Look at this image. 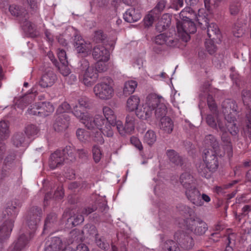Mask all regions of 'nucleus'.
<instances>
[{
  "mask_svg": "<svg viewBox=\"0 0 251 251\" xmlns=\"http://www.w3.org/2000/svg\"><path fill=\"white\" fill-rule=\"evenodd\" d=\"M237 110V105L235 101L231 100L225 101L222 104V112L225 115V119L224 121L218 120L219 130L222 132L221 140L224 145L229 148L230 151L232 150V145L227 131L233 136V142L239 140V129L235 123Z\"/></svg>",
  "mask_w": 251,
  "mask_h": 251,
  "instance_id": "nucleus-1",
  "label": "nucleus"
},
{
  "mask_svg": "<svg viewBox=\"0 0 251 251\" xmlns=\"http://www.w3.org/2000/svg\"><path fill=\"white\" fill-rule=\"evenodd\" d=\"M113 81L110 77L104 78L102 81L96 84L93 91L96 96L101 100H109L114 94L112 87Z\"/></svg>",
  "mask_w": 251,
  "mask_h": 251,
  "instance_id": "nucleus-2",
  "label": "nucleus"
},
{
  "mask_svg": "<svg viewBox=\"0 0 251 251\" xmlns=\"http://www.w3.org/2000/svg\"><path fill=\"white\" fill-rule=\"evenodd\" d=\"M198 22L202 28H207V35L212 40L218 43L221 41V34L218 25L215 23H209V20L203 16H199Z\"/></svg>",
  "mask_w": 251,
  "mask_h": 251,
  "instance_id": "nucleus-3",
  "label": "nucleus"
},
{
  "mask_svg": "<svg viewBox=\"0 0 251 251\" xmlns=\"http://www.w3.org/2000/svg\"><path fill=\"white\" fill-rule=\"evenodd\" d=\"M81 69L84 71L82 82L86 86L93 85L98 77V72L95 67L90 66L89 62L82 59L81 62Z\"/></svg>",
  "mask_w": 251,
  "mask_h": 251,
  "instance_id": "nucleus-4",
  "label": "nucleus"
},
{
  "mask_svg": "<svg viewBox=\"0 0 251 251\" xmlns=\"http://www.w3.org/2000/svg\"><path fill=\"white\" fill-rule=\"evenodd\" d=\"M176 27L178 36L185 42L190 39V34H193L196 31V26L192 20L177 22Z\"/></svg>",
  "mask_w": 251,
  "mask_h": 251,
  "instance_id": "nucleus-5",
  "label": "nucleus"
},
{
  "mask_svg": "<svg viewBox=\"0 0 251 251\" xmlns=\"http://www.w3.org/2000/svg\"><path fill=\"white\" fill-rule=\"evenodd\" d=\"M242 100L244 104L247 106L246 126L244 132L246 136L251 139V91L244 90L242 92Z\"/></svg>",
  "mask_w": 251,
  "mask_h": 251,
  "instance_id": "nucleus-6",
  "label": "nucleus"
},
{
  "mask_svg": "<svg viewBox=\"0 0 251 251\" xmlns=\"http://www.w3.org/2000/svg\"><path fill=\"white\" fill-rule=\"evenodd\" d=\"M87 121L85 122V127L90 130L97 128L101 130L103 127L107 123L105 119L100 115H97L93 117L90 114L89 117H86Z\"/></svg>",
  "mask_w": 251,
  "mask_h": 251,
  "instance_id": "nucleus-7",
  "label": "nucleus"
},
{
  "mask_svg": "<svg viewBox=\"0 0 251 251\" xmlns=\"http://www.w3.org/2000/svg\"><path fill=\"white\" fill-rule=\"evenodd\" d=\"M185 194L189 201L197 206H201L203 202L201 201V193L195 185L185 188Z\"/></svg>",
  "mask_w": 251,
  "mask_h": 251,
  "instance_id": "nucleus-8",
  "label": "nucleus"
},
{
  "mask_svg": "<svg viewBox=\"0 0 251 251\" xmlns=\"http://www.w3.org/2000/svg\"><path fill=\"white\" fill-rule=\"evenodd\" d=\"M204 161L209 169L215 172L218 168L219 163L218 157L215 151L211 149L205 150L204 151Z\"/></svg>",
  "mask_w": 251,
  "mask_h": 251,
  "instance_id": "nucleus-9",
  "label": "nucleus"
},
{
  "mask_svg": "<svg viewBox=\"0 0 251 251\" xmlns=\"http://www.w3.org/2000/svg\"><path fill=\"white\" fill-rule=\"evenodd\" d=\"M56 79V75L54 73L53 69L50 67L47 68L39 81V85L43 88L50 87L54 84Z\"/></svg>",
  "mask_w": 251,
  "mask_h": 251,
  "instance_id": "nucleus-10",
  "label": "nucleus"
},
{
  "mask_svg": "<svg viewBox=\"0 0 251 251\" xmlns=\"http://www.w3.org/2000/svg\"><path fill=\"white\" fill-rule=\"evenodd\" d=\"M71 33L73 34L74 38V45L77 52L78 53H87V50H89L88 45L78 34L77 31L73 28L71 30Z\"/></svg>",
  "mask_w": 251,
  "mask_h": 251,
  "instance_id": "nucleus-11",
  "label": "nucleus"
},
{
  "mask_svg": "<svg viewBox=\"0 0 251 251\" xmlns=\"http://www.w3.org/2000/svg\"><path fill=\"white\" fill-rule=\"evenodd\" d=\"M65 162V157L62 150H57L50 156L49 166L52 169L59 167Z\"/></svg>",
  "mask_w": 251,
  "mask_h": 251,
  "instance_id": "nucleus-12",
  "label": "nucleus"
},
{
  "mask_svg": "<svg viewBox=\"0 0 251 251\" xmlns=\"http://www.w3.org/2000/svg\"><path fill=\"white\" fill-rule=\"evenodd\" d=\"M0 241H4L10 237L14 221H0Z\"/></svg>",
  "mask_w": 251,
  "mask_h": 251,
  "instance_id": "nucleus-13",
  "label": "nucleus"
},
{
  "mask_svg": "<svg viewBox=\"0 0 251 251\" xmlns=\"http://www.w3.org/2000/svg\"><path fill=\"white\" fill-rule=\"evenodd\" d=\"M154 42L158 45L165 44L168 46L174 47L178 43V40L174 38L172 36L168 35V33H162L156 36Z\"/></svg>",
  "mask_w": 251,
  "mask_h": 251,
  "instance_id": "nucleus-14",
  "label": "nucleus"
},
{
  "mask_svg": "<svg viewBox=\"0 0 251 251\" xmlns=\"http://www.w3.org/2000/svg\"><path fill=\"white\" fill-rule=\"evenodd\" d=\"M166 154L170 164L175 166L181 167L185 162V159L174 150H168Z\"/></svg>",
  "mask_w": 251,
  "mask_h": 251,
  "instance_id": "nucleus-15",
  "label": "nucleus"
},
{
  "mask_svg": "<svg viewBox=\"0 0 251 251\" xmlns=\"http://www.w3.org/2000/svg\"><path fill=\"white\" fill-rule=\"evenodd\" d=\"M186 224L188 222H191L192 224L189 223L191 226L188 227L191 231H194V233L199 235H201L204 234L205 231L208 229L207 225L203 221H185Z\"/></svg>",
  "mask_w": 251,
  "mask_h": 251,
  "instance_id": "nucleus-16",
  "label": "nucleus"
},
{
  "mask_svg": "<svg viewBox=\"0 0 251 251\" xmlns=\"http://www.w3.org/2000/svg\"><path fill=\"white\" fill-rule=\"evenodd\" d=\"M92 55L95 60L108 61L110 54L109 50L106 48L98 45L94 47Z\"/></svg>",
  "mask_w": 251,
  "mask_h": 251,
  "instance_id": "nucleus-17",
  "label": "nucleus"
},
{
  "mask_svg": "<svg viewBox=\"0 0 251 251\" xmlns=\"http://www.w3.org/2000/svg\"><path fill=\"white\" fill-rule=\"evenodd\" d=\"M142 17L141 11L138 9L130 7L124 14L125 20L128 23H134L139 21Z\"/></svg>",
  "mask_w": 251,
  "mask_h": 251,
  "instance_id": "nucleus-18",
  "label": "nucleus"
},
{
  "mask_svg": "<svg viewBox=\"0 0 251 251\" xmlns=\"http://www.w3.org/2000/svg\"><path fill=\"white\" fill-rule=\"evenodd\" d=\"M90 234H95V243L97 246L101 249L107 251L109 249V244L103 236H100L97 233L96 227L94 226H90Z\"/></svg>",
  "mask_w": 251,
  "mask_h": 251,
  "instance_id": "nucleus-19",
  "label": "nucleus"
},
{
  "mask_svg": "<svg viewBox=\"0 0 251 251\" xmlns=\"http://www.w3.org/2000/svg\"><path fill=\"white\" fill-rule=\"evenodd\" d=\"M62 242L58 237H53L47 242L44 251H59L62 249Z\"/></svg>",
  "mask_w": 251,
  "mask_h": 251,
  "instance_id": "nucleus-20",
  "label": "nucleus"
},
{
  "mask_svg": "<svg viewBox=\"0 0 251 251\" xmlns=\"http://www.w3.org/2000/svg\"><path fill=\"white\" fill-rule=\"evenodd\" d=\"M38 103L39 106L37 107H39V109L38 114L39 116H47L54 111V107L50 102H40Z\"/></svg>",
  "mask_w": 251,
  "mask_h": 251,
  "instance_id": "nucleus-21",
  "label": "nucleus"
},
{
  "mask_svg": "<svg viewBox=\"0 0 251 251\" xmlns=\"http://www.w3.org/2000/svg\"><path fill=\"white\" fill-rule=\"evenodd\" d=\"M10 13L13 16L18 17L19 21L28 15L26 10L23 7L13 4L10 5L9 8Z\"/></svg>",
  "mask_w": 251,
  "mask_h": 251,
  "instance_id": "nucleus-22",
  "label": "nucleus"
},
{
  "mask_svg": "<svg viewBox=\"0 0 251 251\" xmlns=\"http://www.w3.org/2000/svg\"><path fill=\"white\" fill-rule=\"evenodd\" d=\"M162 99L161 97H158L155 94H151L147 96L145 104L153 111L160 103H162L161 102Z\"/></svg>",
  "mask_w": 251,
  "mask_h": 251,
  "instance_id": "nucleus-23",
  "label": "nucleus"
},
{
  "mask_svg": "<svg viewBox=\"0 0 251 251\" xmlns=\"http://www.w3.org/2000/svg\"><path fill=\"white\" fill-rule=\"evenodd\" d=\"M171 22V15L169 14H163L156 24V30L160 32L164 31L170 26Z\"/></svg>",
  "mask_w": 251,
  "mask_h": 251,
  "instance_id": "nucleus-24",
  "label": "nucleus"
},
{
  "mask_svg": "<svg viewBox=\"0 0 251 251\" xmlns=\"http://www.w3.org/2000/svg\"><path fill=\"white\" fill-rule=\"evenodd\" d=\"M12 143L16 147H25L28 144L24 133L22 132H18L14 134Z\"/></svg>",
  "mask_w": 251,
  "mask_h": 251,
  "instance_id": "nucleus-25",
  "label": "nucleus"
},
{
  "mask_svg": "<svg viewBox=\"0 0 251 251\" xmlns=\"http://www.w3.org/2000/svg\"><path fill=\"white\" fill-rule=\"evenodd\" d=\"M68 126V121L66 117L64 115L59 116L56 118L53 124L54 130L58 132L65 130Z\"/></svg>",
  "mask_w": 251,
  "mask_h": 251,
  "instance_id": "nucleus-26",
  "label": "nucleus"
},
{
  "mask_svg": "<svg viewBox=\"0 0 251 251\" xmlns=\"http://www.w3.org/2000/svg\"><path fill=\"white\" fill-rule=\"evenodd\" d=\"M159 127L167 133H171L174 128V123L169 117H163L160 119Z\"/></svg>",
  "mask_w": 251,
  "mask_h": 251,
  "instance_id": "nucleus-27",
  "label": "nucleus"
},
{
  "mask_svg": "<svg viewBox=\"0 0 251 251\" xmlns=\"http://www.w3.org/2000/svg\"><path fill=\"white\" fill-rule=\"evenodd\" d=\"M28 242V239L27 235L25 233H23L19 236L17 241L15 243L11 250L9 251H20L25 247Z\"/></svg>",
  "mask_w": 251,
  "mask_h": 251,
  "instance_id": "nucleus-28",
  "label": "nucleus"
},
{
  "mask_svg": "<svg viewBox=\"0 0 251 251\" xmlns=\"http://www.w3.org/2000/svg\"><path fill=\"white\" fill-rule=\"evenodd\" d=\"M180 182L184 189L195 185L193 176L188 172L184 173L181 175Z\"/></svg>",
  "mask_w": 251,
  "mask_h": 251,
  "instance_id": "nucleus-29",
  "label": "nucleus"
},
{
  "mask_svg": "<svg viewBox=\"0 0 251 251\" xmlns=\"http://www.w3.org/2000/svg\"><path fill=\"white\" fill-rule=\"evenodd\" d=\"M81 108V107L79 106L75 105L74 106L72 113L81 123L84 125L85 122L87 120L86 117H89L90 114L82 111Z\"/></svg>",
  "mask_w": 251,
  "mask_h": 251,
  "instance_id": "nucleus-30",
  "label": "nucleus"
},
{
  "mask_svg": "<svg viewBox=\"0 0 251 251\" xmlns=\"http://www.w3.org/2000/svg\"><path fill=\"white\" fill-rule=\"evenodd\" d=\"M179 16L182 21L193 20V17L198 21V18H199V16L197 17L196 14L194 13L192 9L189 7H186L182 10L179 14Z\"/></svg>",
  "mask_w": 251,
  "mask_h": 251,
  "instance_id": "nucleus-31",
  "label": "nucleus"
},
{
  "mask_svg": "<svg viewBox=\"0 0 251 251\" xmlns=\"http://www.w3.org/2000/svg\"><path fill=\"white\" fill-rule=\"evenodd\" d=\"M102 111L104 116V118L107 121V123H109L110 125L115 124L117 118L114 111L108 106L103 107Z\"/></svg>",
  "mask_w": 251,
  "mask_h": 251,
  "instance_id": "nucleus-32",
  "label": "nucleus"
},
{
  "mask_svg": "<svg viewBox=\"0 0 251 251\" xmlns=\"http://www.w3.org/2000/svg\"><path fill=\"white\" fill-rule=\"evenodd\" d=\"M153 111L151 109L146 106L144 104L142 108L138 109L136 111V115L140 119L142 120H147L151 118L152 115Z\"/></svg>",
  "mask_w": 251,
  "mask_h": 251,
  "instance_id": "nucleus-33",
  "label": "nucleus"
},
{
  "mask_svg": "<svg viewBox=\"0 0 251 251\" xmlns=\"http://www.w3.org/2000/svg\"><path fill=\"white\" fill-rule=\"evenodd\" d=\"M64 152V155L65 157V162L69 163L70 162H73L75 159V150L71 146H66L63 150H62Z\"/></svg>",
  "mask_w": 251,
  "mask_h": 251,
  "instance_id": "nucleus-34",
  "label": "nucleus"
},
{
  "mask_svg": "<svg viewBox=\"0 0 251 251\" xmlns=\"http://www.w3.org/2000/svg\"><path fill=\"white\" fill-rule=\"evenodd\" d=\"M236 235L234 233H229L226 237V246L224 251H233V248L235 245Z\"/></svg>",
  "mask_w": 251,
  "mask_h": 251,
  "instance_id": "nucleus-35",
  "label": "nucleus"
},
{
  "mask_svg": "<svg viewBox=\"0 0 251 251\" xmlns=\"http://www.w3.org/2000/svg\"><path fill=\"white\" fill-rule=\"evenodd\" d=\"M137 86V82L134 80H130L126 81L125 83L123 89V93L126 96L133 93Z\"/></svg>",
  "mask_w": 251,
  "mask_h": 251,
  "instance_id": "nucleus-36",
  "label": "nucleus"
},
{
  "mask_svg": "<svg viewBox=\"0 0 251 251\" xmlns=\"http://www.w3.org/2000/svg\"><path fill=\"white\" fill-rule=\"evenodd\" d=\"M140 103L139 98L136 96L130 97L126 102L127 108L128 111H133L137 109V107Z\"/></svg>",
  "mask_w": 251,
  "mask_h": 251,
  "instance_id": "nucleus-37",
  "label": "nucleus"
},
{
  "mask_svg": "<svg viewBox=\"0 0 251 251\" xmlns=\"http://www.w3.org/2000/svg\"><path fill=\"white\" fill-rule=\"evenodd\" d=\"M40 129L34 125H28L25 127V132L28 138L34 137L38 134Z\"/></svg>",
  "mask_w": 251,
  "mask_h": 251,
  "instance_id": "nucleus-38",
  "label": "nucleus"
},
{
  "mask_svg": "<svg viewBox=\"0 0 251 251\" xmlns=\"http://www.w3.org/2000/svg\"><path fill=\"white\" fill-rule=\"evenodd\" d=\"M199 173L203 177L209 178L211 176V172L214 171L211 170L209 167H208L205 163H201L199 164L198 168Z\"/></svg>",
  "mask_w": 251,
  "mask_h": 251,
  "instance_id": "nucleus-39",
  "label": "nucleus"
},
{
  "mask_svg": "<svg viewBox=\"0 0 251 251\" xmlns=\"http://www.w3.org/2000/svg\"><path fill=\"white\" fill-rule=\"evenodd\" d=\"M156 141V135L155 132L151 130H149L144 136V141L148 145H152Z\"/></svg>",
  "mask_w": 251,
  "mask_h": 251,
  "instance_id": "nucleus-40",
  "label": "nucleus"
},
{
  "mask_svg": "<svg viewBox=\"0 0 251 251\" xmlns=\"http://www.w3.org/2000/svg\"><path fill=\"white\" fill-rule=\"evenodd\" d=\"M28 18L27 15V17L21 19L20 22L24 30L29 33H32L35 29V25L27 21Z\"/></svg>",
  "mask_w": 251,
  "mask_h": 251,
  "instance_id": "nucleus-41",
  "label": "nucleus"
},
{
  "mask_svg": "<svg viewBox=\"0 0 251 251\" xmlns=\"http://www.w3.org/2000/svg\"><path fill=\"white\" fill-rule=\"evenodd\" d=\"M163 249L165 251H180L178 244L171 240H167L164 243Z\"/></svg>",
  "mask_w": 251,
  "mask_h": 251,
  "instance_id": "nucleus-42",
  "label": "nucleus"
},
{
  "mask_svg": "<svg viewBox=\"0 0 251 251\" xmlns=\"http://www.w3.org/2000/svg\"><path fill=\"white\" fill-rule=\"evenodd\" d=\"M126 128L128 132L131 133L134 129L135 118L134 115L128 114L126 118V122L125 124Z\"/></svg>",
  "mask_w": 251,
  "mask_h": 251,
  "instance_id": "nucleus-43",
  "label": "nucleus"
},
{
  "mask_svg": "<svg viewBox=\"0 0 251 251\" xmlns=\"http://www.w3.org/2000/svg\"><path fill=\"white\" fill-rule=\"evenodd\" d=\"M166 3V0H158L156 6L151 10L152 13L159 17L165 8Z\"/></svg>",
  "mask_w": 251,
  "mask_h": 251,
  "instance_id": "nucleus-44",
  "label": "nucleus"
},
{
  "mask_svg": "<svg viewBox=\"0 0 251 251\" xmlns=\"http://www.w3.org/2000/svg\"><path fill=\"white\" fill-rule=\"evenodd\" d=\"M8 124L5 121L0 122V141L6 139L9 136Z\"/></svg>",
  "mask_w": 251,
  "mask_h": 251,
  "instance_id": "nucleus-45",
  "label": "nucleus"
},
{
  "mask_svg": "<svg viewBox=\"0 0 251 251\" xmlns=\"http://www.w3.org/2000/svg\"><path fill=\"white\" fill-rule=\"evenodd\" d=\"M16 154L11 153L8 154L4 160V166L7 169L15 168L16 161H15Z\"/></svg>",
  "mask_w": 251,
  "mask_h": 251,
  "instance_id": "nucleus-46",
  "label": "nucleus"
},
{
  "mask_svg": "<svg viewBox=\"0 0 251 251\" xmlns=\"http://www.w3.org/2000/svg\"><path fill=\"white\" fill-rule=\"evenodd\" d=\"M76 135L77 139L82 142L88 141L90 138L89 132L83 128H78L76 131Z\"/></svg>",
  "mask_w": 251,
  "mask_h": 251,
  "instance_id": "nucleus-47",
  "label": "nucleus"
},
{
  "mask_svg": "<svg viewBox=\"0 0 251 251\" xmlns=\"http://www.w3.org/2000/svg\"><path fill=\"white\" fill-rule=\"evenodd\" d=\"M154 110V115L156 118L161 119L163 117H166L165 115L167 113V108L164 103H160Z\"/></svg>",
  "mask_w": 251,
  "mask_h": 251,
  "instance_id": "nucleus-48",
  "label": "nucleus"
},
{
  "mask_svg": "<svg viewBox=\"0 0 251 251\" xmlns=\"http://www.w3.org/2000/svg\"><path fill=\"white\" fill-rule=\"evenodd\" d=\"M205 144L208 146H211L214 150H217L219 148V143L216 138L211 134L205 136L204 139Z\"/></svg>",
  "mask_w": 251,
  "mask_h": 251,
  "instance_id": "nucleus-49",
  "label": "nucleus"
},
{
  "mask_svg": "<svg viewBox=\"0 0 251 251\" xmlns=\"http://www.w3.org/2000/svg\"><path fill=\"white\" fill-rule=\"evenodd\" d=\"M109 67V63L108 62V61L101 60H98L95 66V68L97 70L98 73L107 71Z\"/></svg>",
  "mask_w": 251,
  "mask_h": 251,
  "instance_id": "nucleus-50",
  "label": "nucleus"
},
{
  "mask_svg": "<svg viewBox=\"0 0 251 251\" xmlns=\"http://www.w3.org/2000/svg\"><path fill=\"white\" fill-rule=\"evenodd\" d=\"M207 105L210 112L215 116H217L218 114V111L217 110V106L215 103L213 97L210 95L207 96Z\"/></svg>",
  "mask_w": 251,
  "mask_h": 251,
  "instance_id": "nucleus-51",
  "label": "nucleus"
},
{
  "mask_svg": "<svg viewBox=\"0 0 251 251\" xmlns=\"http://www.w3.org/2000/svg\"><path fill=\"white\" fill-rule=\"evenodd\" d=\"M207 105L210 112L215 116H217L218 114V111L217 110V106L215 103L213 97L210 95L207 96Z\"/></svg>",
  "mask_w": 251,
  "mask_h": 251,
  "instance_id": "nucleus-52",
  "label": "nucleus"
},
{
  "mask_svg": "<svg viewBox=\"0 0 251 251\" xmlns=\"http://www.w3.org/2000/svg\"><path fill=\"white\" fill-rule=\"evenodd\" d=\"M97 209V206L96 205H93L91 207H87L82 210L81 212L82 215L80 216L78 215L76 217H74L73 220H84L85 217L84 215L87 216L89 214L94 212Z\"/></svg>",
  "mask_w": 251,
  "mask_h": 251,
  "instance_id": "nucleus-53",
  "label": "nucleus"
},
{
  "mask_svg": "<svg viewBox=\"0 0 251 251\" xmlns=\"http://www.w3.org/2000/svg\"><path fill=\"white\" fill-rule=\"evenodd\" d=\"M26 225L28 228L26 229L27 233L25 234H29L30 238H32L33 234L37 228L36 221H27Z\"/></svg>",
  "mask_w": 251,
  "mask_h": 251,
  "instance_id": "nucleus-54",
  "label": "nucleus"
},
{
  "mask_svg": "<svg viewBox=\"0 0 251 251\" xmlns=\"http://www.w3.org/2000/svg\"><path fill=\"white\" fill-rule=\"evenodd\" d=\"M221 0H204L205 8L209 11L217 8Z\"/></svg>",
  "mask_w": 251,
  "mask_h": 251,
  "instance_id": "nucleus-55",
  "label": "nucleus"
},
{
  "mask_svg": "<svg viewBox=\"0 0 251 251\" xmlns=\"http://www.w3.org/2000/svg\"><path fill=\"white\" fill-rule=\"evenodd\" d=\"M182 245L186 250L191 249L194 246V241L192 237L186 235L184 236Z\"/></svg>",
  "mask_w": 251,
  "mask_h": 251,
  "instance_id": "nucleus-56",
  "label": "nucleus"
},
{
  "mask_svg": "<svg viewBox=\"0 0 251 251\" xmlns=\"http://www.w3.org/2000/svg\"><path fill=\"white\" fill-rule=\"evenodd\" d=\"M218 120L219 119H217L216 123L214 116L212 114H208L206 118V121L208 126L217 130L219 129Z\"/></svg>",
  "mask_w": 251,
  "mask_h": 251,
  "instance_id": "nucleus-57",
  "label": "nucleus"
},
{
  "mask_svg": "<svg viewBox=\"0 0 251 251\" xmlns=\"http://www.w3.org/2000/svg\"><path fill=\"white\" fill-rule=\"evenodd\" d=\"M78 102L79 106L81 108L84 107L85 108L90 109L92 106L91 100L86 97H81L79 99Z\"/></svg>",
  "mask_w": 251,
  "mask_h": 251,
  "instance_id": "nucleus-58",
  "label": "nucleus"
},
{
  "mask_svg": "<svg viewBox=\"0 0 251 251\" xmlns=\"http://www.w3.org/2000/svg\"><path fill=\"white\" fill-rule=\"evenodd\" d=\"M112 126L109 123H107L101 129L102 134L107 137H112L114 135V132Z\"/></svg>",
  "mask_w": 251,
  "mask_h": 251,
  "instance_id": "nucleus-59",
  "label": "nucleus"
},
{
  "mask_svg": "<svg viewBox=\"0 0 251 251\" xmlns=\"http://www.w3.org/2000/svg\"><path fill=\"white\" fill-rule=\"evenodd\" d=\"M214 42H215V40H212L211 39L207 40L205 42L206 49L210 54H214L217 50V47L214 44Z\"/></svg>",
  "mask_w": 251,
  "mask_h": 251,
  "instance_id": "nucleus-60",
  "label": "nucleus"
},
{
  "mask_svg": "<svg viewBox=\"0 0 251 251\" xmlns=\"http://www.w3.org/2000/svg\"><path fill=\"white\" fill-rule=\"evenodd\" d=\"M93 158L96 163H98L101 158V152L98 146H94L92 149Z\"/></svg>",
  "mask_w": 251,
  "mask_h": 251,
  "instance_id": "nucleus-61",
  "label": "nucleus"
},
{
  "mask_svg": "<svg viewBox=\"0 0 251 251\" xmlns=\"http://www.w3.org/2000/svg\"><path fill=\"white\" fill-rule=\"evenodd\" d=\"M93 140L98 143L102 144L104 143V139L101 130H97L92 135Z\"/></svg>",
  "mask_w": 251,
  "mask_h": 251,
  "instance_id": "nucleus-62",
  "label": "nucleus"
},
{
  "mask_svg": "<svg viewBox=\"0 0 251 251\" xmlns=\"http://www.w3.org/2000/svg\"><path fill=\"white\" fill-rule=\"evenodd\" d=\"M158 18V16H155L152 13V11H151L144 19L145 25L147 26L151 25L155 19Z\"/></svg>",
  "mask_w": 251,
  "mask_h": 251,
  "instance_id": "nucleus-63",
  "label": "nucleus"
},
{
  "mask_svg": "<svg viewBox=\"0 0 251 251\" xmlns=\"http://www.w3.org/2000/svg\"><path fill=\"white\" fill-rule=\"evenodd\" d=\"M106 38V35L101 30L97 31L95 32L93 40L96 43L102 42Z\"/></svg>",
  "mask_w": 251,
  "mask_h": 251,
  "instance_id": "nucleus-64",
  "label": "nucleus"
}]
</instances>
